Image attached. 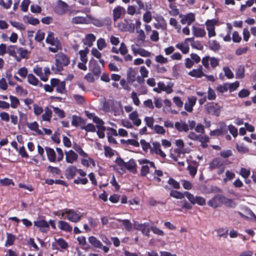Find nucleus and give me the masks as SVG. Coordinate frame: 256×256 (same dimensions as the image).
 <instances>
[{
  "instance_id": "12",
  "label": "nucleus",
  "mask_w": 256,
  "mask_h": 256,
  "mask_svg": "<svg viewBox=\"0 0 256 256\" xmlns=\"http://www.w3.org/2000/svg\"><path fill=\"white\" fill-rule=\"evenodd\" d=\"M188 102H186L184 104V109L188 112H192L193 110V107L196 104V98L194 96L188 97Z\"/></svg>"
},
{
  "instance_id": "55",
  "label": "nucleus",
  "mask_w": 256,
  "mask_h": 256,
  "mask_svg": "<svg viewBox=\"0 0 256 256\" xmlns=\"http://www.w3.org/2000/svg\"><path fill=\"white\" fill-rule=\"evenodd\" d=\"M155 60L160 64H164L168 62L167 58H164L162 55L160 54L156 56L155 58Z\"/></svg>"
},
{
  "instance_id": "48",
  "label": "nucleus",
  "mask_w": 256,
  "mask_h": 256,
  "mask_svg": "<svg viewBox=\"0 0 256 256\" xmlns=\"http://www.w3.org/2000/svg\"><path fill=\"white\" fill-rule=\"evenodd\" d=\"M73 148L81 156L84 158H87L88 156V154L85 152L82 148L79 145L75 144Z\"/></svg>"
},
{
  "instance_id": "20",
  "label": "nucleus",
  "mask_w": 256,
  "mask_h": 256,
  "mask_svg": "<svg viewBox=\"0 0 256 256\" xmlns=\"http://www.w3.org/2000/svg\"><path fill=\"white\" fill-rule=\"evenodd\" d=\"M153 150L156 154L160 155L161 157L164 158L166 156L165 153L160 148V144L158 142H154L152 144Z\"/></svg>"
},
{
  "instance_id": "26",
  "label": "nucleus",
  "mask_w": 256,
  "mask_h": 256,
  "mask_svg": "<svg viewBox=\"0 0 256 256\" xmlns=\"http://www.w3.org/2000/svg\"><path fill=\"white\" fill-rule=\"evenodd\" d=\"M134 228L142 232L143 234L148 228L150 226V224L148 222H144V224H134Z\"/></svg>"
},
{
  "instance_id": "3",
  "label": "nucleus",
  "mask_w": 256,
  "mask_h": 256,
  "mask_svg": "<svg viewBox=\"0 0 256 256\" xmlns=\"http://www.w3.org/2000/svg\"><path fill=\"white\" fill-rule=\"evenodd\" d=\"M210 170L218 169V174H222L225 169L224 160L219 158H214L210 164Z\"/></svg>"
},
{
  "instance_id": "36",
  "label": "nucleus",
  "mask_w": 256,
  "mask_h": 256,
  "mask_svg": "<svg viewBox=\"0 0 256 256\" xmlns=\"http://www.w3.org/2000/svg\"><path fill=\"white\" fill-rule=\"evenodd\" d=\"M28 82L33 86H37L38 84V80L32 74L28 75Z\"/></svg>"
},
{
  "instance_id": "19",
  "label": "nucleus",
  "mask_w": 256,
  "mask_h": 256,
  "mask_svg": "<svg viewBox=\"0 0 256 256\" xmlns=\"http://www.w3.org/2000/svg\"><path fill=\"white\" fill-rule=\"evenodd\" d=\"M78 169L75 166H70L66 170V176L68 179L73 178L77 172Z\"/></svg>"
},
{
  "instance_id": "56",
  "label": "nucleus",
  "mask_w": 256,
  "mask_h": 256,
  "mask_svg": "<svg viewBox=\"0 0 256 256\" xmlns=\"http://www.w3.org/2000/svg\"><path fill=\"white\" fill-rule=\"evenodd\" d=\"M140 144L142 146V150L145 152H146L148 149L151 148V146L150 143L146 142L144 139L140 140Z\"/></svg>"
},
{
  "instance_id": "43",
  "label": "nucleus",
  "mask_w": 256,
  "mask_h": 256,
  "mask_svg": "<svg viewBox=\"0 0 256 256\" xmlns=\"http://www.w3.org/2000/svg\"><path fill=\"white\" fill-rule=\"evenodd\" d=\"M88 49H86V50H80L79 52L80 60L82 62H88L87 54L88 53Z\"/></svg>"
},
{
  "instance_id": "25",
  "label": "nucleus",
  "mask_w": 256,
  "mask_h": 256,
  "mask_svg": "<svg viewBox=\"0 0 256 256\" xmlns=\"http://www.w3.org/2000/svg\"><path fill=\"white\" fill-rule=\"evenodd\" d=\"M96 40V36L92 34H89L86 35V40L84 44L90 47L93 44V42Z\"/></svg>"
},
{
  "instance_id": "58",
  "label": "nucleus",
  "mask_w": 256,
  "mask_h": 256,
  "mask_svg": "<svg viewBox=\"0 0 256 256\" xmlns=\"http://www.w3.org/2000/svg\"><path fill=\"white\" fill-rule=\"evenodd\" d=\"M45 34L44 32H41L40 30H38L35 36L36 40L40 42L44 38Z\"/></svg>"
},
{
  "instance_id": "39",
  "label": "nucleus",
  "mask_w": 256,
  "mask_h": 256,
  "mask_svg": "<svg viewBox=\"0 0 256 256\" xmlns=\"http://www.w3.org/2000/svg\"><path fill=\"white\" fill-rule=\"evenodd\" d=\"M207 99L210 100H214L216 99V96L214 90L211 88L208 87V90Z\"/></svg>"
},
{
  "instance_id": "42",
  "label": "nucleus",
  "mask_w": 256,
  "mask_h": 256,
  "mask_svg": "<svg viewBox=\"0 0 256 256\" xmlns=\"http://www.w3.org/2000/svg\"><path fill=\"white\" fill-rule=\"evenodd\" d=\"M144 122H146V124L147 126L151 129H153L154 128V119L152 116H146L144 119Z\"/></svg>"
},
{
  "instance_id": "5",
  "label": "nucleus",
  "mask_w": 256,
  "mask_h": 256,
  "mask_svg": "<svg viewBox=\"0 0 256 256\" xmlns=\"http://www.w3.org/2000/svg\"><path fill=\"white\" fill-rule=\"evenodd\" d=\"M224 198V195L216 194L208 202V206L214 208L220 207L223 204Z\"/></svg>"
},
{
  "instance_id": "62",
  "label": "nucleus",
  "mask_w": 256,
  "mask_h": 256,
  "mask_svg": "<svg viewBox=\"0 0 256 256\" xmlns=\"http://www.w3.org/2000/svg\"><path fill=\"white\" fill-rule=\"evenodd\" d=\"M24 18H26L28 22L32 25L36 26L40 23L39 20L36 18H32L28 16H25Z\"/></svg>"
},
{
  "instance_id": "46",
  "label": "nucleus",
  "mask_w": 256,
  "mask_h": 256,
  "mask_svg": "<svg viewBox=\"0 0 256 256\" xmlns=\"http://www.w3.org/2000/svg\"><path fill=\"white\" fill-rule=\"evenodd\" d=\"M220 128H218L222 135L228 133V127L224 122H220L219 123Z\"/></svg>"
},
{
  "instance_id": "9",
  "label": "nucleus",
  "mask_w": 256,
  "mask_h": 256,
  "mask_svg": "<svg viewBox=\"0 0 256 256\" xmlns=\"http://www.w3.org/2000/svg\"><path fill=\"white\" fill-rule=\"evenodd\" d=\"M180 17L182 18L180 22L182 24H187L188 25H190L196 20L195 15L192 12H189L184 16L181 14L180 15Z\"/></svg>"
},
{
  "instance_id": "27",
  "label": "nucleus",
  "mask_w": 256,
  "mask_h": 256,
  "mask_svg": "<svg viewBox=\"0 0 256 256\" xmlns=\"http://www.w3.org/2000/svg\"><path fill=\"white\" fill-rule=\"evenodd\" d=\"M87 19L86 17L78 16L73 18L72 22L74 24H87Z\"/></svg>"
},
{
  "instance_id": "34",
  "label": "nucleus",
  "mask_w": 256,
  "mask_h": 256,
  "mask_svg": "<svg viewBox=\"0 0 256 256\" xmlns=\"http://www.w3.org/2000/svg\"><path fill=\"white\" fill-rule=\"evenodd\" d=\"M170 194L172 197L177 199H182L184 198V192H182L175 190H172Z\"/></svg>"
},
{
  "instance_id": "29",
  "label": "nucleus",
  "mask_w": 256,
  "mask_h": 256,
  "mask_svg": "<svg viewBox=\"0 0 256 256\" xmlns=\"http://www.w3.org/2000/svg\"><path fill=\"white\" fill-rule=\"evenodd\" d=\"M46 150L48 160L50 162H54L56 160V156L54 149L50 148H46Z\"/></svg>"
},
{
  "instance_id": "28",
  "label": "nucleus",
  "mask_w": 256,
  "mask_h": 256,
  "mask_svg": "<svg viewBox=\"0 0 256 256\" xmlns=\"http://www.w3.org/2000/svg\"><path fill=\"white\" fill-rule=\"evenodd\" d=\"M94 75L96 77H99L101 74V70L100 66L98 64L97 62L94 60L93 66L91 70Z\"/></svg>"
},
{
  "instance_id": "30",
  "label": "nucleus",
  "mask_w": 256,
  "mask_h": 256,
  "mask_svg": "<svg viewBox=\"0 0 256 256\" xmlns=\"http://www.w3.org/2000/svg\"><path fill=\"white\" fill-rule=\"evenodd\" d=\"M245 69L244 66H240L236 72V78L237 79H242L244 77Z\"/></svg>"
},
{
  "instance_id": "1",
  "label": "nucleus",
  "mask_w": 256,
  "mask_h": 256,
  "mask_svg": "<svg viewBox=\"0 0 256 256\" xmlns=\"http://www.w3.org/2000/svg\"><path fill=\"white\" fill-rule=\"evenodd\" d=\"M205 110L209 114L218 116L221 112V107L218 103L210 102L204 106Z\"/></svg>"
},
{
  "instance_id": "35",
  "label": "nucleus",
  "mask_w": 256,
  "mask_h": 256,
  "mask_svg": "<svg viewBox=\"0 0 256 256\" xmlns=\"http://www.w3.org/2000/svg\"><path fill=\"white\" fill-rule=\"evenodd\" d=\"M196 93L198 96L201 97V98L198 100V103L200 105L203 104L206 102L207 98L206 92L202 91H197Z\"/></svg>"
},
{
  "instance_id": "63",
  "label": "nucleus",
  "mask_w": 256,
  "mask_h": 256,
  "mask_svg": "<svg viewBox=\"0 0 256 256\" xmlns=\"http://www.w3.org/2000/svg\"><path fill=\"white\" fill-rule=\"evenodd\" d=\"M195 204L203 206L206 204V201L204 198L200 196H196L195 198Z\"/></svg>"
},
{
  "instance_id": "14",
  "label": "nucleus",
  "mask_w": 256,
  "mask_h": 256,
  "mask_svg": "<svg viewBox=\"0 0 256 256\" xmlns=\"http://www.w3.org/2000/svg\"><path fill=\"white\" fill-rule=\"evenodd\" d=\"M188 75L192 77L200 78L204 76V73L202 72V67L200 66L198 69H193L192 70L188 72Z\"/></svg>"
},
{
  "instance_id": "61",
  "label": "nucleus",
  "mask_w": 256,
  "mask_h": 256,
  "mask_svg": "<svg viewBox=\"0 0 256 256\" xmlns=\"http://www.w3.org/2000/svg\"><path fill=\"white\" fill-rule=\"evenodd\" d=\"M150 229L154 234L156 235L160 236H163L164 235V232L156 226H150Z\"/></svg>"
},
{
  "instance_id": "31",
  "label": "nucleus",
  "mask_w": 256,
  "mask_h": 256,
  "mask_svg": "<svg viewBox=\"0 0 256 256\" xmlns=\"http://www.w3.org/2000/svg\"><path fill=\"white\" fill-rule=\"evenodd\" d=\"M208 44L209 48L214 52L219 50L220 48V44L216 40H210Z\"/></svg>"
},
{
  "instance_id": "45",
  "label": "nucleus",
  "mask_w": 256,
  "mask_h": 256,
  "mask_svg": "<svg viewBox=\"0 0 256 256\" xmlns=\"http://www.w3.org/2000/svg\"><path fill=\"white\" fill-rule=\"evenodd\" d=\"M82 130H84L87 132H95L96 128L92 124H88L86 126H80Z\"/></svg>"
},
{
  "instance_id": "15",
  "label": "nucleus",
  "mask_w": 256,
  "mask_h": 256,
  "mask_svg": "<svg viewBox=\"0 0 256 256\" xmlns=\"http://www.w3.org/2000/svg\"><path fill=\"white\" fill-rule=\"evenodd\" d=\"M136 164L133 158L130 159L128 162H126L124 168H126L130 172L136 174Z\"/></svg>"
},
{
  "instance_id": "4",
  "label": "nucleus",
  "mask_w": 256,
  "mask_h": 256,
  "mask_svg": "<svg viewBox=\"0 0 256 256\" xmlns=\"http://www.w3.org/2000/svg\"><path fill=\"white\" fill-rule=\"evenodd\" d=\"M64 66V54L59 52L56 55L55 66L52 67V70L55 72H60L63 70Z\"/></svg>"
},
{
  "instance_id": "33",
  "label": "nucleus",
  "mask_w": 256,
  "mask_h": 256,
  "mask_svg": "<svg viewBox=\"0 0 256 256\" xmlns=\"http://www.w3.org/2000/svg\"><path fill=\"white\" fill-rule=\"evenodd\" d=\"M176 48L182 51L184 54H186L189 52L190 47L188 44L184 45L182 42L176 44Z\"/></svg>"
},
{
  "instance_id": "37",
  "label": "nucleus",
  "mask_w": 256,
  "mask_h": 256,
  "mask_svg": "<svg viewBox=\"0 0 256 256\" xmlns=\"http://www.w3.org/2000/svg\"><path fill=\"white\" fill-rule=\"evenodd\" d=\"M16 240V236L12 234H6V240L5 244L6 246H12Z\"/></svg>"
},
{
  "instance_id": "17",
  "label": "nucleus",
  "mask_w": 256,
  "mask_h": 256,
  "mask_svg": "<svg viewBox=\"0 0 256 256\" xmlns=\"http://www.w3.org/2000/svg\"><path fill=\"white\" fill-rule=\"evenodd\" d=\"M111 22V20L110 18L107 17L102 20L94 19L93 24L98 27L102 26L105 24H108Z\"/></svg>"
},
{
  "instance_id": "57",
  "label": "nucleus",
  "mask_w": 256,
  "mask_h": 256,
  "mask_svg": "<svg viewBox=\"0 0 256 256\" xmlns=\"http://www.w3.org/2000/svg\"><path fill=\"white\" fill-rule=\"evenodd\" d=\"M224 74L227 78L230 79L234 78V74L228 66L224 67Z\"/></svg>"
},
{
  "instance_id": "44",
  "label": "nucleus",
  "mask_w": 256,
  "mask_h": 256,
  "mask_svg": "<svg viewBox=\"0 0 256 256\" xmlns=\"http://www.w3.org/2000/svg\"><path fill=\"white\" fill-rule=\"evenodd\" d=\"M10 99L11 102L10 106L14 108H16L18 107L20 104V101L18 99L14 96H10Z\"/></svg>"
},
{
  "instance_id": "32",
  "label": "nucleus",
  "mask_w": 256,
  "mask_h": 256,
  "mask_svg": "<svg viewBox=\"0 0 256 256\" xmlns=\"http://www.w3.org/2000/svg\"><path fill=\"white\" fill-rule=\"evenodd\" d=\"M223 204H224L226 206L230 208H235L236 206V203L233 200L228 198L225 196H224Z\"/></svg>"
},
{
  "instance_id": "47",
  "label": "nucleus",
  "mask_w": 256,
  "mask_h": 256,
  "mask_svg": "<svg viewBox=\"0 0 256 256\" xmlns=\"http://www.w3.org/2000/svg\"><path fill=\"white\" fill-rule=\"evenodd\" d=\"M125 229L128 231H130L132 229V224L128 220H120Z\"/></svg>"
},
{
  "instance_id": "64",
  "label": "nucleus",
  "mask_w": 256,
  "mask_h": 256,
  "mask_svg": "<svg viewBox=\"0 0 256 256\" xmlns=\"http://www.w3.org/2000/svg\"><path fill=\"white\" fill-rule=\"evenodd\" d=\"M138 54L143 57H150L151 55L150 52L144 50L143 48H139Z\"/></svg>"
},
{
  "instance_id": "8",
  "label": "nucleus",
  "mask_w": 256,
  "mask_h": 256,
  "mask_svg": "<svg viewBox=\"0 0 256 256\" xmlns=\"http://www.w3.org/2000/svg\"><path fill=\"white\" fill-rule=\"evenodd\" d=\"M217 20L215 19L208 20L206 22V30L208 31V36L209 38L214 36L216 35L215 32L214 26L216 24Z\"/></svg>"
},
{
  "instance_id": "7",
  "label": "nucleus",
  "mask_w": 256,
  "mask_h": 256,
  "mask_svg": "<svg viewBox=\"0 0 256 256\" xmlns=\"http://www.w3.org/2000/svg\"><path fill=\"white\" fill-rule=\"evenodd\" d=\"M126 9L120 6H117L112 10V18L114 22H116L118 19L122 18L126 14Z\"/></svg>"
},
{
  "instance_id": "11",
  "label": "nucleus",
  "mask_w": 256,
  "mask_h": 256,
  "mask_svg": "<svg viewBox=\"0 0 256 256\" xmlns=\"http://www.w3.org/2000/svg\"><path fill=\"white\" fill-rule=\"evenodd\" d=\"M34 226L38 228L42 232H46L49 229V224L44 220L34 221Z\"/></svg>"
},
{
  "instance_id": "10",
  "label": "nucleus",
  "mask_w": 256,
  "mask_h": 256,
  "mask_svg": "<svg viewBox=\"0 0 256 256\" xmlns=\"http://www.w3.org/2000/svg\"><path fill=\"white\" fill-rule=\"evenodd\" d=\"M138 72L135 68H129L126 72V80L129 84H132L136 81V76Z\"/></svg>"
},
{
  "instance_id": "24",
  "label": "nucleus",
  "mask_w": 256,
  "mask_h": 256,
  "mask_svg": "<svg viewBox=\"0 0 256 256\" xmlns=\"http://www.w3.org/2000/svg\"><path fill=\"white\" fill-rule=\"evenodd\" d=\"M86 124L85 120L82 118L76 115L72 116V126H78L79 124H82L84 125Z\"/></svg>"
},
{
  "instance_id": "18",
  "label": "nucleus",
  "mask_w": 256,
  "mask_h": 256,
  "mask_svg": "<svg viewBox=\"0 0 256 256\" xmlns=\"http://www.w3.org/2000/svg\"><path fill=\"white\" fill-rule=\"evenodd\" d=\"M54 10L59 15L63 14H64V2L58 0L54 7Z\"/></svg>"
},
{
  "instance_id": "54",
  "label": "nucleus",
  "mask_w": 256,
  "mask_h": 256,
  "mask_svg": "<svg viewBox=\"0 0 256 256\" xmlns=\"http://www.w3.org/2000/svg\"><path fill=\"white\" fill-rule=\"evenodd\" d=\"M106 44L104 38H100L97 40V46L98 49L102 50L106 47Z\"/></svg>"
},
{
  "instance_id": "59",
  "label": "nucleus",
  "mask_w": 256,
  "mask_h": 256,
  "mask_svg": "<svg viewBox=\"0 0 256 256\" xmlns=\"http://www.w3.org/2000/svg\"><path fill=\"white\" fill-rule=\"evenodd\" d=\"M156 133L158 134H164L166 132V130L162 126L158 124H156L153 128Z\"/></svg>"
},
{
  "instance_id": "41",
  "label": "nucleus",
  "mask_w": 256,
  "mask_h": 256,
  "mask_svg": "<svg viewBox=\"0 0 256 256\" xmlns=\"http://www.w3.org/2000/svg\"><path fill=\"white\" fill-rule=\"evenodd\" d=\"M98 129L96 132L97 134L100 138H103L105 136L104 131L106 128L104 126H96Z\"/></svg>"
},
{
  "instance_id": "49",
  "label": "nucleus",
  "mask_w": 256,
  "mask_h": 256,
  "mask_svg": "<svg viewBox=\"0 0 256 256\" xmlns=\"http://www.w3.org/2000/svg\"><path fill=\"white\" fill-rule=\"evenodd\" d=\"M168 183L170 185L174 188L179 189L180 188V184L178 182L176 181L172 178H170L168 180Z\"/></svg>"
},
{
  "instance_id": "22",
  "label": "nucleus",
  "mask_w": 256,
  "mask_h": 256,
  "mask_svg": "<svg viewBox=\"0 0 256 256\" xmlns=\"http://www.w3.org/2000/svg\"><path fill=\"white\" fill-rule=\"evenodd\" d=\"M174 126L178 132H187L189 130L188 126L185 122L182 124L179 122H176L174 124Z\"/></svg>"
},
{
  "instance_id": "52",
  "label": "nucleus",
  "mask_w": 256,
  "mask_h": 256,
  "mask_svg": "<svg viewBox=\"0 0 256 256\" xmlns=\"http://www.w3.org/2000/svg\"><path fill=\"white\" fill-rule=\"evenodd\" d=\"M152 20V13L150 11L147 10L143 14V20L146 23L150 22Z\"/></svg>"
},
{
  "instance_id": "21",
  "label": "nucleus",
  "mask_w": 256,
  "mask_h": 256,
  "mask_svg": "<svg viewBox=\"0 0 256 256\" xmlns=\"http://www.w3.org/2000/svg\"><path fill=\"white\" fill-rule=\"evenodd\" d=\"M192 32L196 37H204L206 34V32L204 28L198 27H192Z\"/></svg>"
},
{
  "instance_id": "6",
  "label": "nucleus",
  "mask_w": 256,
  "mask_h": 256,
  "mask_svg": "<svg viewBox=\"0 0 256 256\" xmlns=\"http://www.w3.org/2000/svg\"><path fill=\"white\" fill-rule=\"evenodd\" d=\"M65 215L68 220L74 222H78L82 217V216L80 215V212L78 213L73 210L65 209Z\"/></svg>"
},
{
  "instance_id": "50",
  "label": "nucleus",
  "mask_w": 256,
  "mask_h": 256,
  "mask_svg": "<svg viewBox=\"0 0 256 256\" xmlns=\"http://www.w3.org/2000/svg\"><path fill=\"white\" fill-rule=\"evenodd\" d=\"M184 196H186L189 202L193 205L195 204L196 196L188 191L184 192Z\"/></svg>"
},
{
  "instance_id": "53",
  "label": "nucleus",
  "mask_w": 256,
  "mask_h": 256,
  "mask_svg": "<svg viewBox=\"0 0 256 256\" xmlns=\"http://www.w3.org/2000/svg\"><path fill=\"white\" fill-rule=\"evenodd\" d=\"M88 220L90 226L92 228L96 227L99 222L98 220V218H94L91 216L88 217Z\"/></svg>"
},
{
  "instance_id": "60",
  "label": "nucleus",
  "mask_w": 256,
  "mask_h": 256,
  "mask_svg": "<svg viewBox=\"0 0 256 256\" xmlns=\"http://www.w3.org/2000/svg\"><path fill=\"white\" fill-rule=\"evenodd\" d=\"M191 46L192 48L202 50L204 48V46L200 42L196 40L195 42H193V44H191Z\"/></svg>"
},
{
  "instance_id": "38",
  "label": "nucleus",
  "mask_w": 256,
  "mask_h": 256,
  "mask_svg": "<svg viewBox=\"0 0 256 256\" xmlns=\"http://www.w3.org/2000/svg\"><path fill=\"white\" fill-rule=\"evenodd\" d=\"M52 112L46 107L44 110V113L42 115V119L44 121H50L51 118Z\"/></svg>"
},
{
  "instance_id": "23",
  "label": "nucleus",
  "mask_w": 256,
  "mask_h": 256,
  "mask_svg": "<svg viewBox=\"0 0 256 256\" xmlns=\"http://www.w3.org/2000/svg\"><path fill=\"white\" fill-rule=\"evenodd\" d=\"M89 242L96 248H100L102 246V243L100 240L94 236H90L88 238Z\"/></svg>"
},
{
  "instance_id": "51",
  "label": "nucleus",
  "mask_w": 256,
  "mask_h": 256,
  "mask_svg": "<svg viewBox=\"0 0 256 256\" xmlns=\"http://www.w3.org/2000/svg\"><path fill=\"white\" fill-rule=\"evenodd\" d=\"M250 172L249 170L244 168H242L240 170V174L244 178H248L250 176Z\"/></svg>"
},
{
  "instance_id": "16",
  "label": "nucleus",
  "mask_w": 256,
  "mask_h": 256,
  "mask_svg": "<svg viewBox=\"0 0 256 256\" xmlns=\"http://www.w3.org/2000/svg\"><path fill=\"white\" fill-rule=\"evenodd\" d=\"M65 154L66 155V160L69 163H73L77 160L78 157V154L72 150H69L68 152H65Z\"/></svg>"
},
{
  "instance_id": "13",
  "label": "nucleus",
  "mask_w": 256,
  "mask_h": 256,
  "mask_svg": "<svg viewBox=\"0 0 256 256\" xmlns=\"http://www.w3.org/2000/svg\"><path fill=\"white\" fill-rule=\"evenodd\" d=\"M138 116V114L136 110L132 112L128 116L129 118L132 122L134 124L137 126L142 124V120Z\"/></svg>"
},
{
  "instance_id": "2",
  "label": "nucleus",
  "mask_w": 256,
  "mask_h": 256,
  "mask_svg": "<svg viewBox=\"0 0 256 256\" xmlns=\"http://www.w3.org/2000/svg\"><path fill=\"white\" fill-rule=\"evenodd\" d=\"M118 28L122 32H133L134 30V24L132 22L130 19L125 18L123 21L119 22Z\"/></svg>"
},
{
  "instance_id": "40",
  "label": "nucleus",
  "mask_w": 256,
  "mask_h": 256,
  "mask_svg": "<svg viewBox=\"0 0 256 256\" xmlns=\"http://www.w3.org/2000/svg\"><path fill=\"white\" fill-rule=\"evenodd\" d=\"M46 42L48 44H50L51 45H55L58 40H55L54 38V33L52 32H48V36L46 38Z\"/></svg>"
}]
</instances>
